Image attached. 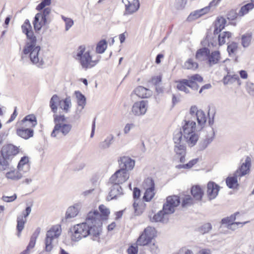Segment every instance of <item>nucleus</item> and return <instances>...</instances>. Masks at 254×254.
<instances>
[{"label":"nucleus","instance_id":"obj_1","mask_svg":"<svg viewBox=\"0 0 254 254\" xmlns=\"http://www.w3.org/2000/svg\"><path fill=\"white\" fill-rule=\"evenodd\" d=\"M96 212H88L84 222L74 225L71 229V240L78 242L88 236L93 241H99L102 223Z\"/></svg>","mask_w":254,"mask_h":254},{"label":"nucleus","instance_id":"obj_2","mask_svg":"<svg viewBox=\"0 0 254 254\" xmlns=\"http://www.w3.org/2000/svg\"><path fill=\"white\" fill-rule=\"evenodd\" d=\"M226 20L224 17H218L215 20L213 36L210 37L209 33L207 32L205 38L201 42L202 48H211L216 47L218 45L221 46L226 42V39L229 41L232 36V33L228 31L220 32L224 28Z\"/></svg>","mask_w":254,"mask_h":254},{"label":"nucleus","instance_id":"obj_3","mask_svg":"<svg viewBox=\"0 0 254 254\" xmlns=\"http://www.w3.org/2000/svg\"><path fill=\"white\" fill-rule=\"evenodd\" d=\"M73 57L84 69L94 67L99 61L98 58H94L92 51L89 49H79L76 54H73Z\"/></svg>","mask_w":254,"mask_h":254},{"label":"nucleus","instance_id":"obj_4","mask_svg":"<svg viewBox=\"0 0 254 254\" xmlns=\"http://www.w3.org/2000/svg\"><path fill=\"white\" fill-rule=\"evenodd\" d=\"M183 139L190 147L194 146L197 143L199 135L195 132L197 128L195 121L192 120H184L183 123Z\"/></svg>","mask_w":254,"mask_h":254},{"label":"nucleus","instance_id":"obj_5","mask_svg":"<svg viewBox=\"0 0 254 254\" xmlns=\"http://www.w3.org/2000/svg\"><path fill=\"white\" fill-rule=\"evenodd\" d=\"M19 152V149L12 144L4 145L0 151V170L9 168V161Z\"/></svg>","mask_w":254,"mask_h":254},{"label":"nucleus","instance_id":"obj_6","mask_svg":"<svg viewBox=\"0 0 254 254\" xmlns=\"http://www.w3.org/2000/svg\"><path fill=\"white\" fill-rule=\"evenodd\" d=\"M196 120L197 122V127L200 129L205 125L207 117L204 112L201 110H197L195 106H191L190 110V114L188 116L187 119L185 120Z\"/></svg>","mask_w":254,"mask_h":254},{"label":"nucleus","instance_id":"obj_7","mask_svg":"<svg viewBox=\"0 0 254 254\" xmlns=\"http://www.w3.org/2000/svg\"><path fill=\"white\" fill-rule=\"evenodd\" d=\"M61 234V228L59 225L52 227L46 234L45 239V249L47 252H50L53 249L52 242L57 239Z\"/></svg>","mask_w":254,"mask_h":254},{"label":"nucleus","instance_id":"obj_8","mask_svg":"<svg viewBox=\"0 0 254 254\" xmlns=\"http://www.w3.org/2000/svg\"><path fill=\"white\" fill-rule=\"evenodd\" d=\"M155 229L154 228L148 227L145 228L136 241L138 246H147L152 242L154 236Z\"/></svg>","mask_w":254,"mask_h":254},{"label":"nucleus","instance_id":"obj_9","mask_svg":"<svg viewBox=\"0 0 254 254\" xmlns=\"http://www.w3.org/2000/svg\"><path fill=\"white\" fill-rule=\"evenodd\" d=\"M180 203L179 197L177 195L169 196L166 198V202L163 205V211L166 214H172L175 208Z\"/></svg>","mask_w":254,"mask_h":254},{"label":"nucleus","instance_id":"obj_10","mask_svg":"<svg viewBox=\"0 0 254 254\" xmlns=\"http://www.w3.org/2000/svg\"><path fill=\"white\" fill-rule=\"evenodd\" d=\"M148 107V103L146 100L135 102L132 106L131 114L137 117L142 116L146 114Z\"/></svg>","mask_w":254,"mask_h":254},{"label":"nucleus","instance_id":"obj_11","mask_svg":"<svg viewBox=\"0 0 254 254\" xmlns=\"http://www.w3.org/2000/svg\"><path fill=\"white\" fill-rule=\"evenodd\" d=\"M143 186L145 189L143 199L146 201H149L155 195L154 181L150 178H147L144 180Z\"/></svg>","mask_w":254,"mask_h":254},{"label":"nucleus","instance_id":"obj_12","mask_svg":"<svg viewBox=\"0 0 254 254\" xmlns=\"http://www.w3.org/2000/svg\"><path fill=\"white\" fill-rule=\"evenodd\" d=\"M129 177V174L126 170L119 169L110 178V182L112 184H121L127 181Z\"/></svg>","mask_w":254,"mask_h":254},{"label":"nucleus","instance_id":"obj_13","mask_svg":"<svg viewBox=\"0 0 254 254\" xmlns=\"http://www.w3.org/2000/svg\"><path fill=\"white\" fill-rule=\"evenodd\" d=\"M72 125L69 124H57L51 134L52 137H57L61 133L63 135H67L71 131Z\"/></svg>","mask_w":254,"mask_h":254},{"label":"nucleus","instance_id":"obj_14","mask_svg":"<svg viewBox=\"0 0 254 254\" xmlns=\"http://www.w3.org/2000/svg\"><path fill=\"white\" fill-rule=\"evenodd\" d=\"M48 23L47 16L37 13L35 15L33 21V27L35 32L38 33L41 30L42 27Z\"/></svg>","mask_w":254,"mask_h":254},{"label":"nucleus","instance_id":"obj_15","mask_svg":"<svg viewBox=\"0 0 254 254\" xmlns=\"http://www.w3.org/2000/svg\"><path fill=\"white\" fill-rule=\"evenodd\" d=\"M121 169H124L128 172L133 169L135 165V161L128 156L120 157L118 160Z\"/></svg>","mask_w":254,"mask_h":254},{"label":"nucleus","instance_id":"obj_16","mask_svg":"<svg viewBox=\"0 0 254 254\" xmlns=\"http://www.w3.org/2000/svg\"><path fill=\"white\" fill-rule=\"evenodd\" d=\"M251 158L249 156H247L245 159V161L243 163L240 167L235 172L236 176H238L239 178L249 174L250 172V167L251 166Z\"/></svg>","mask_w":254,"mask_h":254},{"label":"nucleus","instance_id":"obj_17","mask_svg":"<svg viewBox=\"0 0 254 254\" xmlns=\"http://www.w3.org/2000/svg\"><path fill=\"white\" fill-rule=\"evenodd\" d=\"M20 124V127L33 129L37 125L36 117L33 114L27 115L21 121Z\"/></svg>","mask_w":254,"mask_h":254},{"label":"nucleus","instance_id":"obj_18","mask_svg":"<svg viewBox=\"0 0 254 254\" xmlns=\"http://www.w3.org/2000/svg\"><path fill=\"white\" fill-rule=\"evenodd\" d=\"M207 133L204 138H203L199 143V148L200 150L205 149L207 146L212 142L214 139L215 132L214 129L209 127L207 130Z\"/></svg>","mask_w":254,"mask_h":254},{"label":"nucleus","instance_id":"obj_19","mask_svg":"<svg viewBox=\"0 0 254 254\" xmlns=\"http://www.w3.org/2000/svg\"><path fill=\"white\" fill-rule=\"evenodd\" d=\"M30 58L31 61L38 66H41L44 64L41 49H33L30 53Z\"/></svg>","mask_w":254,"mask_h":254},{"label":"nucleus","instance_id":"obj_20","mask_svg":"<svg viewBox=\"0 0 254 254\" xmlns=\"http://www.w3.org/2000/svg\"><path fill=\"white\" fill-rule=\"evenodd\" d=\"M219 186L213 182H209L207 186V195L209 200H211L217 196L219 191Z\"/></svg>","mask_w":254,"mask_h":254},{"label":"nucleus","instance_id":"obj_21","mask_svg":"<svg viewBox=\"0 0 254 254\" xmlns=\"http://www.w3.org/2000/svg\"><path fill=\"white\" fill-rule=\"evenodd\" d=\"M125 0H123V2L125 3ZM127 2V4H125L126 11L124 13V15L132 14L136 12L140 7V3L139 0H133L132 3L128 0H126Z\"/></svg>","mask_w":254,"mask_h":254},{"label":"nucleus","instance_id":"obj_22","mask_svg":"<svg viewBox=\"0 0 254 254\" xmlns=\"http://www.w3.org/2000/svg\"><path fill=\"white\" fill-rule=\"evenodd\" d=\"M113 184V185L111 187V190L107 197V199L108 200L117 199L118 197L123 194L121 187L118 184Z\"/></svg>","mask_w":254,"mask_h":254},{"label":"nucleus","instance_id":"obj_23","mask_svg":"<svg viewBox=\"0 0 254 254\" xmlns=\"http://www.w3.org/2000/svg\"><path fill=\"white\" fill-rule=\"evenodd\" d=\"M17 170L22 175L30 170V164L28 157H22L17 165Z\"/></svg>","mask_w":254,"mask_h":254},{"label":"nucleus","instance_id":"obj_24","mask_svg":"<svg viewBox=\"0 0 254 254\" xmlns=\"http://www.w3.org/2000/svg\"><path fill=\"white\" fill-rule=\"evenodd\" d=\"M81 207L80 203H76L70 206L67 209L65 214L66 219H70L76 216Z\"/></svg>","mask_w":254,"mask_h":254},{"label":"nucleus","instance_id":"obj_25","mask_svg":"<svg viewBox=\"0 0 254 254\" xmlns=\"http://www.w3.org/2000/svg\"><path fill=\"white\" fill-rule=\"evenodd\" d=\"M17 134L25 139H29L32 137L34 130L32 128L19 127L16 130Z\"/></svg>","mask_w":254,"mask_h":254},{"label":"nucleus","instance_id":"obj_26","mask_svg":"<svg viewBox=\"0 0 254 254\" xmlns=\"http://www.w3.org/2000/svg\"><path fill=\"white\" fill-rule=\"evenodd\" d=\"M134 93L141 98H148L151 95V91L143 86H139L134 90Z\"/></svg>","mask_w":254,"mask_h":254},{"label":"nucleus","instance_id":"obj_27","mask_svg":"<svg viewBox=\"0 0 254 254\" xmlns=\"http://www.w3.org/2000/svg\"><path fill=\"white\" fill-rule=\"evenodd\" d=\"M99 209L101 212V214H100L97 210L90 211L89 212H96L97 214H98L100 217V220L101 221V222L102 223V221L103 220L107 219L110 213V210L106 206L103 204L100 205L99 206Z\"/></svg>","mask_w":254,"mask_h":254},{"label":"nucleus","instance_id":"obj_28","mask_svg":"<svg viewBox=\"0 0 254 254\" xmlns=\"http://www.w3.org/2000/svg\"><path fill=\"white\" fill-rule=\"evenodd\" d=\"M140 195V190L139 189L137 188H134L133 191V198L135 200L133 204V206L134 209V212L136 215H139L140 214L142 210L140 209L139 208H138V204L136 202V199H137L139 198V196Z\"/></svg>","mask_w":254,"mask_h":254},{"label":"nucleus","instance_id":"obj_29","mask_svg":"<svg viewBox=\"0 0 254 254\" xmlns=\"http://www.w3.org/2000/svg\"><path fill=\"white\" fill-rule=\"evenodd\" d=\"M60 108L66 113L69 112L71 107V101L69 96L66 97L65 99L60 100Z\"/></svg>","mask_w":254,"mask_h":254},{"label":"nucleus","instance_id":"obj_30","mask_svg":"<svg viewBox=\"0 0 254 254\" xmlns=\"http://www.w3.org/2000/svg\"><path fill=\"white\" fill-rule=\"evenodd\" d=\"M25 35L27 38L29 40V43H27L24 48H41L39 46H36L37 39L34 35L33 31L29 32L28 33L25 34Z\"/></svg>","mask_w":254,"mask_h":254},{"label":"nucleus","instance_id":"obj_31","mask_svg":"<svg viewBox=\"0 0 254 254\" xmlns=\"http://www.w3.org/2000/svg\"><path fill=\"white\" fill-rule=\"evenodd\" d=\"M220 59V52L218 51L209 52L207 60L208 64L210 66L216 64Z\"/></svg>","mask_w":254,"mask_h":254},{"label":"nucleus","instance_id":"obj_32","mask_svg":"<svg viewBox=\"0 0 254 254\" xmlns=\"http://www.w3.org/2000/svg\"><path fill=\"white\" fill-rule=\"evenodd\" d=\"M209 52V49H199L196 53V59L199 61H207Z\"/></svg>","mask_w":254,"mask_h":254},{"label":"nucleus","instance_id":"obj_33","mask_svg":"<svg viewBox=\"0 0 254 254\" xmlns=\"http://www.w3.org/2000/svg\"><path fill=\"white\" fill-rule=\"evenodd\" d=\"M5 177L7 179L13 181H18L23 177L22 173H20L18 170H10L5 174Z\"/></svg>","mask_w":254,"mask_h":254},{"label":"nucleus","instance_id":"obj_34","mask_svg":"<svg viewBox=\"0 0 254 254\" xmlns=\"http://www.w3.org/2000/svg\"><path fill=\"white\" fill-rule=\"evenodd\" d=\"M60 97L56 94L54 95L50 99L49 106L54 114L57 113L58 105H60Z\"/></svg>","mask_w":254,"mask_h":254},{"label":"nucleus","instance_id":"obj_35","mask_svg":"<svg viewBox=\"0 0 254 254\" xmlns=\"http://www.w3.org/2000/svg\"><path fill=\"white\" fill-rule=\"evenodd\" d=\"M191 193L193 198L197 200L201 199L203 195V191L200 186L196 185L191 188Z\"/></svg>","mask_w":254,"mask_h":254},{"label":"nucleus","instance_id":"obj_36","mask_svg":"<svg viewBox=\"0 0 254 254\" xmlns=\"http://www.w3.org/2000/svg\"><path fill=\"white\" fill-rule=\"evenodd\" d=\"M238 176H236L234 173L232 177H229L226 179V183L228 187L230 189H236L239 186L238 183Z\"/></svg>","mask_w":254,"mask_h":254},{"label":"nucleus","instance_id":"obj_37","mask_svg":"<svg viewBox=\"0 0 254 254\" xmlns=\"http://www.w3.org/2000/svg\"><path fill=\"white\" fill-rule=\"evenodd\" d=\"M174 151L177 154L181 155L180 161L184 162L185 161L184 155L186 154V146L182 144H175Z\"/></svg>","mask_w":254,"mask_h":254},{"label":"nucleus","instance_id":"obj_38","mask_svg":"<svg viewBox=\"0 0 254 254\" xmlns=\"http://www.w3.org/2000/svg\"><path fill=\"white\" fill-rule=\"evenodd\" d=\"M168 214L165 213L163 209L159 211L157 214H154L152 217H150V220L152 222H165L167 218H166L167 215Z\"/></svg>","mask_w":254,"mask_h":254},{"label":"nucleus","instance_id":"obj_39","mask_svg":"<svg viewBox=\"0 0 254 254\" xmlns=\"http://www.w3.org/2000/svg\"><path fill=\"white\" fill-rule=\"evenodd\" d=\"M114 139V136L113 134H110L105 139L101 142L99 144V147L100 149H104L109 148L111 144L112 143V142Z\"/></svg>","mask_w":254,"mask_h":254},{"label":"nucleus","instance_id":"obj_40","mask_svg":"<svg viewBox=\"0 0 254 254\" xmlns=\"http://www.w3.org/2000/svg\"><path fill=\"white\" fill-rule=\"evenodd\" d=\"M78 106L83 109L86 105V98L80 91H76L74 93Z\"/></svg>","mask_w":254,"mask_h":254},{"label":"nucleus","instance_id":"obj_41","mask_svg":"<svg viewBox=\"0 0 254 254\" xmlns=\"http://www.w3.org/2000/svg\"><path fill=\"white\" fill-rule=\"evenodd\" d=\"M40 229L37 228L36 230V231L34 233L33 235L31 236L30 242L26 248V249L24 251V252H26L27 253H29V250L30 249H32L34 247L37 238L40 233Z\"/></svg>","mask_w":254,"mask_h":254},{"label":"nucleus","instance_id":"obj_42","mask_svg":"<svg viewBox=\"0 0 254 254\" xmlns=\"http://www.w3.org/2000/svg\"><path fill=\"white\" fill-rule=\"evenodd\" d=\"M254 8V4L253 2L247 3L241 7L239 10V15L240 16H243Z\"/></svg>","mask_w":254,"mask_h":254},{"label":"nucleus","instance_id":"obj_43","mask_svg":"<svg viewBox=\"0 0 254 254\" xmlns=\"http://www.w3.org/2000/svg\"><path fill=\"white\" fill-rule=\"evenodd\" d=\"M186 79H183L180 81H178L177 82V88L178 90L180 91H184L186 93H189L190 91L188 89V84H187Z\"/></svg>","mask_w":254,"mask_h":254},{"label":"nucleus","instance_id":"obj_44","mask_svg":"<svg viewBox=\"0 0 254 254\" xmlns=\"http://www.w3.org/2000/svg\"><path fill=\"white\" fill-rule=\"evenodd\" d=\"M26 222V219H24L23 216H19L17 218V229L18 231V236H20L21 232L24 228V224Z\"/></svg>","mask_w":254,"mask_h":254},{"label":"nucleus","instance_id":"obj_45","mask_svg":"<svg viewBox=\"0 0 254 254\" xmlns=\"http://www.w3.org/2000/svg\"><path fill=\"white\" fill-rule=\"evenodd\" d=\"M239 77L236 74L231 75L228 72L227 75L225 76L223 79V82L225 85H227L230 83H232L235 81L237 80Z\"/></svg>","mask_w":254,"mask_h":254},{"label":"nucleus","instance_id":"obj_46","mask_svg":"<svg viewBox=\"0 0 254 254\" xmlns=\"http://www.w3.org/2000/svg\"><path fill=\"white\" fill-rule=\"evenodd\" d=\"M252 36L251 34L247 33L242 36V45L244 48L248 47L251 43Z\"/></svg>","mask_w":254,"mask_h":254},{"label":"nucleus","instance_id":"obj_47","mask_svg":"<svg viewBox=\"0 0 254 254\" xmlns=\"http://www.w3.org/2000/svg\"><path fill=\"white\" fill-rule=\"evenodd\" d=\"M183 138V131L182 128L180 130L176 131L174 132L173 140L175 144L181 143Z\"/></svg>","mask_w":254,"mask_h":254},{"label":"nucleus","instance_id":"obj_48","mask_svg":"<svg viewBox=\"0 0 254 254\" xmlns=\"http://www.w3.org/2000/svg\"><path fill=\"white\" fill-rule=\"evenodd\" d=\"M184 67L187 69L195 70L198 67V64L193 60L190 59L185 62Z\"/></svg>","mask_w":254,"mask_h":254},{"label":"nucleus","instance_id":"obj_49","mask_svg":"<svg viewBox=\"0 0 254 254\" xmlns=\"http://www.w3.org/2000/svg\"><path fill=\"white\" fill-rule=\"evenodd\" d=\"M21 29L22 32L25 34L32 31V26L28 19H27L25 20L23 24L21 26Z\"/></svg>","mask_w":254,"mask_h":254},{"label":"nucleus","instance_id":"obj_50","mask_svg":"<svg viewBox=\"0 0 254 254\" xmlns=\"http://www.w3.org/2000/svg\"><path fill=\"white\" fill-rule=\"evenodd\" d=\"M249 221H245L244 222H234L231 223L230 224H228V225L227 226V228L229 229L234 231L236 230L238 227L239 225H241L240 227H242L244 225L248 223Z\"/></svg>","mask_w":254,"mask_h":254},{"label":"nucleus","instance_id":"obj_51","mask_svg":"<svg viewBox=\"0 0 254 254\" xmlns=\"http://www.w3.org/2000/svg\"><path fill=\"white\" fill-rule=\"evenodd\" d=\"M198 162V159H194L190 161L188 163L184 165H179L177 166L179 169H190Z\"/></svg>","mask_w":254,"mask_h":254},{"label":"nucleus","instance_id":"obj_52","mask_svg":"<svg viewBox=\"0 0 254 254\" xmlns=\"http://www.w3.org/2000/svg\"><path fill=\"white\" fill-rule=\"evenodd\" d=\"M239 214L238 212L236 213L235 214L232 215L230 217H228L225 218H223L221 220V223L222 224H227L233 223L236 220V215Z\"/></svg>","mask_w":254,"mask_h":254},{"label":"nucleus","instance_id":"obj_53","mask_svg":"<svg viewBox=\"0 0 254 254\" xmlns=\"http://www.w3.org/2000/svg\"><path fill=\"white\" fill-rule=\"evenodd\" d=\"M51 3V0H42L41 2L36 6V9L38 11L42 10L46 6Z\"/></svg>","mask_w":254,"mask_h":254},{"label":"nucleus","instance_id":"obj_54","mask_svg":"<svg viewBox=\"0 0 254 254\" xmlns=\"http://www.w3.org/2000/svg\"><path fill=\"white\" fill-rule=\"evenodd\" d=\"M149 247V251L152 254H157L159 252V249L158 246L155 244L154 242H151L149 245H147Z\"/></svg>","mask_w":254,"mask_h":254},{"label":"nucleus","instance_id":"obj_55","mask_svg":"<svg viewBox=\"0 0 254 254\" xmlns=\"http://www.w3.org/2000/svg\"><path fill=\"white\" fill-rule=\"evenodd\" d=\"M187 2V0H176L175 7L178 10L184 9Z\"/></svg>","mask_w":254,"mask_h":254},{"label":"nucleus","instance_id":"obj_56","mask_svg":"<svg viewBox=\"0 0 254 254\" xmlns=\"http://www.w3.org/2000/svg\"><path fill=\"white\" fill-rule=\"evenodd\" d=\"M212 229V226L211 224L210 223H206L202 225L201 227L199 228V232L204 234L205 233H207L209 232Z\"/></svg>","mask_w":254,"mask_h":254},{"label":"nucleus","instance_id":"obj_57","mask_svg":"<svg viewBox=\"0 0 254 254\" xmlns=\"http://www.w3.org/2000/svg\"><path fill=\"white\" fill-rule=\"evenodd\" d=\"M239 13L236 12V10L232 9L229 11L227 14V18L229 20H234L236 19Z\"/></svg>","mask_w":254,"mask_h":254},{"label":"nucleus","instance_id":"obj_58","mask_svg":"<svg viewBox=\"0 0 254 254\" xmlns=\"http://www.w3.org/2000/svg\"><path fill=\"white\" fill-rule=\"evenodd\" d=\"M53 117L55 125L57 124H63V123L60 122H64L65 121V118L64 115H58L56 113L54 115Z\"/></svg>","mask_w":254,"mask_h":254},{"label":"nucleus","instance_id":"obj_59","mask_svg":"<svg viewBox=\"0 0 254 254\" xmlns=\"http://www.w3.org/2000/svg\"><path fill=\"white\" fill-rule=\"evenodd\" d=\"M199 18L198 13L196 10L191 12L187 17V20L189 22H191Z\"/></svg>","mask_w":254,"mask_h":254},{"label":"nucleus","instance_id":"obj_60","mask_svg":"<svg viewBox=\"0 0 254 254\" xmlns=\"http://www.w3.org/2000/svg\"><path fill=\"white\" fill-rule=\"evenodd\" d=\"M187 84H188V87L191 88L194 90H197L198 89L199 86L197 84V83L194 81H192L190 79H186Z\"/></svg>","mask_w":254,"mask_h":254},{"label":"nucleus","instance_id":"obj_61","mask_svg":"<svg viewBox=\"0 0 254 254\" xmlns=\"http://www.w3.org/2000/svg\"><path fill=\"white\" fill-rule=\"evenodd\" d=\"M136 243L131 245L127 249L128 254H137L138 253V246Z\"/></svg>","mask_w":254,"mask_h":254},{"label":"nucleus","instance_id":"obj_62","mask_svg":"<svg viewBox=\"0 0 254 254\" xmlns=\"http://www.w3.org/2000/svg\"><path fill=\"white\" fill-rule=\"evenodd\" d=\"M192 203V199L190 195H186L183 198L182 202L183 207H185Z\"/></svg>","mask_w":254,"mask_h":254},{"label":"nucleus","instance_id":"obj_63","mask_svg":"<svg viewBox=\"0 0 254 254\" xmlns=\"http://www.w3.org/2000/svg\"><path fill=\"white\" fill-rule=\"evenodd\" d=\"M65 23V30L67 31L73 25V21L69 18H66L64 16L62 17Z\"/></svg>","mask_w":254,"mask_h":254},{"label":"nucleus","instance_id":"obj_64","mask_svg":"<svg viewBox=\"0 0 254 254\" xmlns=\"http://www.w3.org/2000/svg\"><path fill=\"white\" fill-rule=\"evenodd\" d=\"M196 11L199 17H200L203 15L207 13L210 11V6H206L200 9L196 10Z\"/></svg>","mask_w":254,"mask_h":254}]
</instances>
